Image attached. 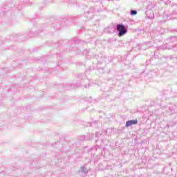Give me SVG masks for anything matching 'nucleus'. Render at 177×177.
<instances>
[{
    "mask_svg": "<svg viewBox=\"0 0 177 177\" xmlns=\"http://www.w3.org/2000/svg\"><path fill=\"white\" fill-rule=\"evenodd\" d=\"M116 30L118 32V37H124V35L128 32V29L125 28L124 24H118L116 26Z\"/></svg>",
    "mask_w": 177,
    "mask_h": 177,
    "instance_id": "1",
    "label": "nucleus"
},
{
    "mask_svg": "<svg viewBox=\"0 0 177 177\" xmlns=\"http://www.w3.org/2000/svg\"><path fill=\"white\" fill-rule=\"evenodd\" d=\"M138 124V120H128L126 122L125 127H131V125H135Z\"/></svg>",
    "mask_w": 177,
    "mask_h": 177,
    "instance_id": "2",
    "label": "nucleus"
},
{
    "mask_svg": "<svg viewBox=\"0 0 177 177\" xmlns=\"http://www.w3.org/2000/svg\"><path fill=\"white\" fill-rule=\"evenodd\" d=\"M131 16H135V15H138V11L132 10L131 11Z\"/></svg>",
    "mask_w": 177,
    "mask_h": 177,
    "instance_id": "3",
    "label": "nucleus"
}]
</instances>
